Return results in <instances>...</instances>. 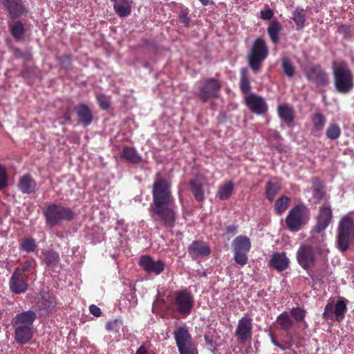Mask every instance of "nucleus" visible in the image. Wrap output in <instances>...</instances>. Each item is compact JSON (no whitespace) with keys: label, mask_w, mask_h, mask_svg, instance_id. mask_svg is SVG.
<instances>
[{"label":"nucleus","mask_w":354,"mask_h":354,"mask_svg":"<svg viewBox=\"0 0 354 354\" xmlns=\"http://www.w3.org/2000/svg\"><path fill=\"white\" fill-rule=\"evenodd\" d=\"M312 124L313 132H319L322 131L326 124V119L325 116L321 113H317L312 116Z\"/></svg>","instance_id":"obj_37"},{"label":"nucleus","mask_w":354,"mask_h":354,"mask_svg":"<svg viewBox=\"0 0 354 354\" xmlns=\"http://www.w3.org/2000/svg\"><path fill=\"white\" fill-rule=\"evenodd\" d=\"M289 259L285 253H274L269 261L270 267L281 272L286 270L289 266Z\"/></svg>","instance_id":"obj_25"},{"label":"nucleus","mask_w":354,"mask_h":354,"mask_svg":"<svg viewBox=\"0 0 354 354\" xmlns=\"http://www.w3.org/2000/svg\"><path fill=\"white\" fill-rule=\"evenodd\" d=\"M56 301L53 296L46 293L41 296V298L37 302V306L41 316L46 315L52 311L55 307Z\"/></svg>","instance_id":"obj_22"},{"label":"nucleus","mask_w":354,"mask_h":354,"mask_svg":"<svg viewBox=\"0 0 354 354\" xmlns=\"http://www.w3.org/2000/svg\"><path fill=\"white\" fill-rule=\"evenodd\" d=\"M14 55L17 58H24V53L19 48H15L13 50Z\"/></svg>","instance_id":"obj_57"},{"label":"nucleus","mask_w":354,"mask_h":354,"mask_svg":"<svg viewBox=\"0 0 354 354\" xmlns=\"http://www.w3.org/2000/svg\"><path fill=\"white\" fill-rule=\"evenodd\" d=\"M111 2H114V3H115V2H118L119 1L118 0H111Z\"/></svg>","instance_id":"obj_64"},{"label":"nucleus","mask_w":354,"mask_h":354,"mask_svg":"<svg viewBox=\"0 0 354 354\" xmlns=\"http://www.w3.org/2000/svg\"><path fill=\"white\" fill-rule=\"evenodd\" d=\"M37 248L35 240L32 237H26L20 243L19 249L26 252H32Z\"/></svg>","instance_id":"obj_39"},{"label":"nucleus","mask_w":354,"mask_h":354,"mask_svg":"<svg viewBox=\"0 0 354 354\" xmlns=\"http://www.w3.org/2000/svg\"><path fill=\"white\" fill-rule=\"evenodd\" d=\"M338 32L344 35V37H350L351 28L348 25H341L338 28Z\"/></svg>","instance_id":"obj_54"},{"label":"nucleus","mask_w":354,"mask_h":354,"mask_svg":"<svg viewBox=\"0 0 354 354\" xmlns=\"http://www.w3.org/2000/svg\"><path fill=\"white\" fill-rule=\"evenodd\" d=\"M18 188L23 194H34L37 190V183L30 174H26L20 178Z\"/></svg>","instance_id":"obj_21"},{"label":"nucleus","mask_w":354,"mask_h":354,"mask_svg":"<svg viewBox=\"0 0 354 354\" xmlns=\"http://www.w3.org/2000/svg\"><path fill=\"white\" fill-rule=\"evenodd\" d=\"M245 100L251 112L255 114L262 115L268 111V105L261 96L250 93L245 97Z\"/></svg>","instance_id":"obj_18"},{"label":"nucleus","mask_w":354,"mask_h":354,"mask_svg":"<svg viewBox=\"0 0 354 354\" xmlns=\"http://www.w3.org/2000/svg\"><path fill=\"white\" fill-rule=\"evenodd\" d=\"M121 158L131 164H138L142 161V157L138 154L136 150L128 146L123 147Z\"/></svg>","instance_id":"obj_27"},{"label":"nucleus","mask_w":354,"mask_h":354,"mask_svg":"<svg viewBox=\"0 0 354 354\" xmlns=\"http://www.w3.org/2000/svg\"><path fill=\"white\" fill-rule=\"evenodd\" d=\"M139 266L147 273L160 274L165 268V263L162 260L155 261L149 255H142L139 259Z\"/></svg>","instance_id":"obj_13"},{"label":"nucleus","mask_w":354,"mask_h":354,"mask_svg":"<svg viewBox=\"0 0 354 354\" xmlns=\"http://www.w3.org/2000/svg\"><path fill=\"white\" fill-rule=\"evenodd\" d=\"M304 73L307 80L317 86H324L328 83V75L320 64H315L306 66Z\"/></svg>","instance_id":"obj_12"},{"label":"nucleus","mask_w":354,"mask_h":354,"mask_svg":"<svg viewBox=\"0 0 354 354\" xmlns=\"http://www.w3.org/2000/svg\"><path fill=\"white\" fill-rule=\"evenodd\" d=\"M203 6H207L209 3V0H199Z\"/></svg>","instance_id":"obj_63"},{"label":"nucleus","mask_w":354,"mask_h":354,"mask_svg":"<svg viewBox=\"0 0 354 354\" xmlns=\"http://www.w3.org/2000/svg\"><path fill=\"white\" fill-rule=\"evenodd\" d=\"M348 301L343 297H339L337 300L329 299L325 306L323 317L326 319L342 322L347 312Z\"/></svg>","instance_id":"obj_8"},{"label":"nucleus","mask_w":354,"mask_h":354,"mask_svg":"<svg viewBox=\"0 0 354 354\" xmlns=\"http://www.w3.org/2000/svg\"><path fill=\"white\" fill-rule=\"evenodd\" d=\"M15 269H19V272L24 274L26 272H30L32 269V263L30 261H26L21 264L20 267H17Z\"/></svg>","instance_id":"obj_52"},{"label":"nucleus","mask_w":354,"mask_h":354,"mask_svg":"<svg viewBox=\"0 0 354 354\" xmlns=\"http://www.w3.org/2000/svg\"><path fill=\"white\" fill-rule=\"evenodd\" d=\"M27 277L25 274L19 272V269H15L10 281V288H28Z\"/></svg>","instance_id":"obj_30"},{"label":"nucleus","mask_w":354,"mask_h":354,"mask_svg":"<svg viewBox=\"0 0 354 354\" xmlns=\"http://www.w3.org/2000/svg\"><path fill=\"white\" fill-rule=\"evenodd\" d=\"M282 30L281 23L277 20H272L270 22L267 31L272 42L274 44L279 43L280 37L279 34Z\"/></svg>","instance_id":"obj_29"},{"label":"nucleus","mask_w":354,"mask_h":354,"mask_svg":"<svg viewBox=\"0 0 354 354\" xmlns=\"http://www.w3.org/2000/svg\"><path fill=\"white\" fill-rule=\"evenodd\" d=\"M8 27L11 35L17 41H20L23 39L25 34L24 24L21 21H15L12 23L8 24Z\"/></svg>","instance_id":"obj_28"},{"label":"nucleus","mask_w":354,"mask_h":354,"mask_svg":"<svg viewBox=\"0 0 354 354\" xmlns=\"http://www.w3.org/2000/svg\"><path fill=\"white\" fill-rule=\"evenodd\" d=\"M188 253L192 259L200 257H207L211 253V249L204 241L200 240L194 241L188 247Z\"/></svg>","instance_id":"obj_20"},{"label":"nucleus","mask_w":354,"mask_h":354,"mask_svg":"<svg viewBox=\"0 0 354 354\" xmlns=\"http://www.w3.org/2000/svg\"><path fill=\"white\" fill-rule=\"evenodd\" d=\"M221 89V84L218 80L211 77L206 78L201 82L198 91L195 93L197 97L203 103L218 98Z\"/></svg>","instance_id":"obj_9"},{"label":"nucleus","mask_w":354,"mask_h":354,"mask_svg":"<svg viewBox=\"0 0 354 354\" xmlns=\"http://www.w3.org/2000/svg\"><path fill=\"white\" fill-rule=\"evenodd\" d=\"M15 328V339L19 344H26L32 337L31 327L28 326H12Z\"/></svg>","instance_id":"obj_26"},{"label":"nucleus","mask_w":354,"mask_h":354,"mask_svg":"<svg viewBox=\"0 0 354 354\" xmlns=\"http://www.w3.org/2000/svg\"><path fill=\"white\" fill-rule=\"evenodd\" d=\"M130 0H120L113 5V9L120 17H127L131 12V3Z\"/></svg>","instance_id":"obj_31"},{"label":"nucleus","mask_w":354,"mask_h":354,"mask_svg":"<svg viewBox=\"0 0 354 354\" xmlns=\"http://www.w3.org/2000/svg\"><path fill=\"white\" fill-rule=\"evenodd\" d=\"M74 109L77 113L79 124L86 127L92 123L93 115L88 105L80 103L75 106Z\"/></svg>","instance_id":"obj_19"},{"label":"nucleus","mask_w":354,"mask_h":354,"mask_svg":"<svg viewBox=\"0 0 354 354\" xmlns=\"http://www.w3.org/2000/svg\"><path fill=\"white\" fill-rule=\"evenodd\" d=\"M61 119H63L64 121H60L59 123L61 124H64L65 123V122H69L71 121V113L70 111L68 110L66 111V112H64L62 116V118H60V120Z\"/></svg>","instance_id":"obj_56"},{"label":"nucleus","mask_w":354,"mask_h":354,"mask_svg":"<svg viewBox=\"0 0 354 354\" xmlns=\"http://www.w3.org/2000/svg\"><path fill=\"white\" fill-rule=\"evenodd\" d=\"M122 326V322L120 319H115L109 321L106 324V329L111 333H117Z\"/></svg>","instance_id":"obj_45"},{"label":"nucleus","mask_w":354,"mask_h":354,"mask_svg":"<svg viewBox=\"0 0 354 354\" xmlns=\"http://www.w3.org/2000/svg\"><path fill=\"white\" fill-rule=\"evenodd\" d=\"M31 56L30 54L24 53V57L23 59H26V61L30 60Z\"/></svg>","instance_id":"obj_62"},{"label":"nucleus","mask_w":354,"mask_h":354,"mask_svg":"<svg viewBox=\"0 0 354 354\" xmlns=\"http://www.w3.org/2000/svg\"><path fill=\"white\" fill-rule=\"evenodd\" d=\"M234 189V183L232 180H229L219 187L216 197L221 201L228 200L232 196Z\"/></svg>","instance_id":"obj_33"},{"label":"nucleus","mask_w":354,"mask_h":354,"mask_svg":"<svg viewBox=\"0 0 354 354\" xmlns=\"http://www.w3.org/2000/svg\"><path fill=\"white\" fill-rule=\"evenodd\" d=\"M292 346L291 341L284 342L283 344H280L279 348L284 351L290 348Z\"/></svg>","instance_id":"obj_58"},{"label":"nucleus","mask_w":354,"mask_h":354,"mask_svg":"<svg viewBox=\"0 0 354 354\" xmlns=\"http://www.w3.org/2000/svg\"><path fill=\"white\" fill-rule=\"evenodd\" d=\"M341 129L336 123H331L328 125L326 131V136L330 140H336L341 135Z\"/></svg>","instance_id":"obj_42"},{"label":"nucleus","mask_w":354,"mask_h":354,"mask_svg":"<svg viewBox=\"0 0 354 354\" xmlns=\"http://www.w3.org/2000/svg\"><path fill=\"white\" fill-rule=\"evenodd\" d=\"M36 313L32 310L24 311L15 315L12 320V326H28L31 327L36 319Z\"/></svg>","instance_id":"obj_23"},{"label":"nucleus","mask_w":354,"mask_h":354,"mask_svg":"<svg viewBox=\"0 0 354 354\" xmlns=\"http://www.w3.org/2000/svg\"><path fill=\"white\" fill-rule=\"evenodd\" d=\"M290 198L287 196H281L275 202L274 209L278 215H281L288 208Z\"/></svg>","instance_id":"obj_38"},{"label":"nucleus","mask_w":354,"mask_h":354,"mask_svg":"<svg viewBox=\"0 0 354 354\" xmlns=\"http://www.w3.org/2000/svg\"><path fill=\"white\" fill-rule=\"evenodd\" d=\"M310 209L303 203L292 207L286 217L287 228L292 232L301 230L309 221Z\"/></svg>","instance_id":"obj_5"},{"label":"nucleus","mask_w":354,"mask_h":354,"mask_svg":"<svg viewBox=\"0 0 354 354\" xmlns=\"http://www.w3.org/2000/svg\"><path fill=\"white\" fill-rule=\"evenodd\" d=\"M232 245L235 262L241 266L246 265L248 262V253L251 249L250 239L247 236L239 235L233 240Z\"/></svg>","instance_id":"obj_10"},{"label":"nucleus","mask_w":354,"mask_h":354,"mask_svg":"<svg viewBox=\"0 0 354 354\" xmlns=\"http://www.w3.org/2000/svg\"><path fill=\"white\" fill-rule=\"evenodd\" d=\"M274 16V12L268 5L266 6L265 10H261L260 17L265 21L270 20Z\"/></svg>","instance_id":"obj_50"},{"label":"nucleus","mask_w":354,"mask_h":354,"mask_svg":"<svg viewBox=\"0 0 354 354\" xmlns=\"http://www.w3.org/2000/svg\"><path fill=\"white\" fill-rule=\"evenodd\" d=\"M46 223L50 227L59 224L62 221H71L75 217L74 212L68 207L50 203L43 211Z\"/></svg>","instance_id":"obj_6"},{"label":"nucleus","mask_w":354,"mask_h":354,"mask_svg":"<svg viewBox=\"0 0 354 354\" xmlns=\"http://www.w3.org/2000/svg\"><path fill=\"white\" fill-rule=\"evenodd\" d=\"M281 67L284 74L289 78L295 75V67L288 58L284 57L282 59Z\"/></svg>","instance_id":"obj_40"},{"label":"nucleus","mask_w":354,"mask_h":354,"mask_svg":"<svg viewBox=\"0 0 354 354\" xmlns=\"http://www.w3.org/2000/svg\"><path fill=\"white\" fill-rule=\"evenodd\" d=\"M271 336V342L275 346L279 348L280 344L274 339V338L270 335Z\"/></svg>","instance_id":"obj_61"},{"label":"nucleus","mask_w":354,"mask_h":354,"mask_svg":"<svg viewBox=\"0 0 354 354\" xmlns=\"http://www.w3.org/2000/svg\"><path fill=\"white\" fill-rule=\"evenodd\" d=\"M333 219L332 209L330 205H324L319 208L316 224L312 231L320 233L324 231L330 224Z\"/></svg>","instance_id":"obj_14"},{"label":"nucleus","mask_w":354,"mask_h":354,"mask_svg":"<svg viewBox=\"0 0 354 354\" xmlns=\"http://www.w3.org/2000/svg\"><path fill=\"white\" fill-rule=\"evenodd\" d=\"M97 101L100 107L103 110H107L111 106L110 97L104 94L97 95Z\"/></svg>","instance_id":"obj_46"},{"label":"nucleus","mask_w":354,"mask_h":354,"mask_svg":"<svg viewBox=\"0 0 354 354\" xmlns=\"http://www.w3.org/2000/svg\"><path fill=\"white\" fill-rule=\"evenodd\" d=\"M152 202L149 214L157 228L172 229L178 218L177 207L171 192V184L162 177L160 172L156 174L152 185Z\"/></svg>","instance_id":"obj_1"},{"label":"nucleus","mask_w":354,"mask_h":354,"mask_svg":"<svg viewBox=\"0 0 354 354\" xmlns=\"http://www.w3.org/2000/svg\"><path fill=\"white\" fill-rule=\"evenodd\" d=\"M2 5L11 19H19L28 12L22 0H3Z\"/></svg>","instance_id":"obj_15"},{"label":"nucleus","mask_w":354,"mask_h":354,"mask_svg":"<svg viewBox=\"0 0 354 354\" xmlns=\"http://www.w3.org/2000/svg\"><path fill=\"white\" fill-rule=\"evenodd\" d=\"M175 305L180 314L187 315L194 306L193 297L186 289L183 290L176 295Z\"/></svg>","instance_id":"obj_17"},{"label":"nucleus","mask_w":354,"mask_h":354,"mask_svg":"<svg viewBox=\"0 0 354 354\" xmlns=\"http://www.w3.org/2000/svg\"><path fill=\"white\" fill-rule=\"evenodd\" d=\"M239 232V225L234 223L230 224L225 227V234L227 236V239L233 237Z\"/></svg>","instance_id":"obj_48"},{"label":"nucleus","mask_w":354,"mask_h":354,"mask_svg":"<svg viewBox=\"0 0 354 354\" xmlns=\"http://www.w3.org/2000/svg\"><path fill=\"white\" fill-rule=\"evenodd\" d=\"M188 184L195 200L198 202L203 201L205 197L203 185L196 180H190Z\"/></svg>","instance_id":"obj_35"},{"label":"nucleus","mask_w":354,"mask_h":354,"mask_svg":"<svg viewBox=\"0 0 354 354\" xmlns=\"http://www.w3.org/2000/svg\"><path fill=\"white\" fill-rule=\"evenodd\" d=\"M7 174L6 169L0 165V190L7 186Z\"/></svg>","instance_id":"obj_51"},{"label":"nucleus","mask_w":354,"mask_h":354,"mask_svg":"<svg viewBox=\"0 0 354 354\" xmlns=\"http://www.w3.org/2000/svg\"><path fill=\"white\" fill-rule=\"evenodd\" d=\"M291 313L292 317L296 319V321L301 322L304 319L305 317L306 311L301 308H292Z\"/></svg>","instance_id":"obj_49"},{"label":"nucleus","mask_w":354,"mask_h":354,"mask_svg":"<svg viewBox=\"0 0 354 354\" xmlns=\"http://www.w3.org/2000/svg\"><path fill=\"white\" fill-rule=\"evenodd\" d=\"M353 244L354 220L348 216H344L339 220L337 228V248L339 251L344 252Z\"/></svg>","instance_id":"obj_4"},{"label":"nucleus","mask_w":354,"mask_h":354,"mask_svg":"<svg viewBox=\"0 0 354 354\" xmlns=\"http://www.w3.org/2000/svg\"><path fill=\"white\" fill-rule=\"evenodd\" d=\"M179 18L180 22L183 24L185 27H189L190 26V19L188 17V13L184 11H182L179 14Z\"/></svg>","instance_id":"obj_53"},{"label":"nucleus","mask_w":354,"mask_h":354,"mask_svg":"<svg viewBox=\"0 0 354 354\" xmlns=\"http://www.w3.org/2000/svg\"><path fill=\"white\" fill-rule=\"evenodd\" d=\"M277 322L284 330H289L293 325V322L286 313H281L277 318Z\"/></svg>","instance_id":"obj_43"},{"label":"nucleus","mask_w":354,"mask_h":354,"mask_svg":"<svg viewBox=\"0 0 354 354\" xmlns=\"http://www.w3.org/2000/svg\"><path fill=\"white\" fill-rule=\"evenodd\" d=\"M174 335L180 354H198L196 346L186 327L176 328Z\"/></svg>","instance_id":"obj_11"},{"label":"nucleus","mask_w":354,"mask_h":354,"mask_svg":"<svg viewBox=\"0 0 354 354\" xmlns=\"http://www.w3.org/2000/svg\"><path fill=\"white\" fill-rule=\"evenodd\" d=\"M89 311L95 317H100L102 313L100 308L94 304L89 306Z\"/></svg>","instance_id":"obj_55"},{"label":"nucleus","mask_w":354,"mask_h":354,"mask_svg":"<svg viewBox=\"0 0 354 354\" xmlns=\"http://www.w3.org/2000/svg\"><path fill=\"white\" fill-rule=\"evenodd\" d=\"M297 259L299 264L305 270L309 271L315 263V254L313 248L310 245H301L297 253ZM314 285L321 286L324 283V279L328 275L327 270L323 268L321 270L308 272Z\"/></svg>","instance_id":"obj_2"},{"label":"nucleus","mask_w":354,"mask_h":354,"mask_svg":"<svg viewBox=\"0 0 354 354\" xmlns=\"http://www.w3.org/2000/svg\"><path fill=\"white\" fill-rule=\"evenodd\" d=\"M136 354H149L146 348L143 346L139 347L136 351Z\"/></svg>","instance_id":"obj_59"},{"label":"nucleus","mask_w":354,"mask_h":354,"mask_svg":"<svg viewBox=\"0 0 354 354\" xmlns=\"http://www.w3.org/2000/svg\"><path fill=\"white\" fill-rule=\"evenodd\" d=\"M313 184L314 197L319 201L322 200L325 195V192L323 191V186L322 183L318 178H314Z\"/></svg>","instance_id":"obj_44"},{"label":"nucleus","mask_w":354,"mask_h":354,"mask_svg":"<svg viewBox=\"0 0 354 354\" xmlns=\"http://www.w3.org/2000/svg\"><path fill=\"white\" fill-rule=\"evenodd\" d=\"M41 259L48 268L55 270L60 265L59 254L53 250H48L41 252Z\"/></svg>","instance_id":"obj_24"},{"label":"nucleus","mask_w":354,"mask_h":354,"mask_svg":"<svg viewBox=\"0 0 354 354\" xmlns=\"http://www.w3.org/2000/svg\"><path fill=\"white\" fill-rule=\"evenodd\" d=\"M281 186L278 182L268 181L266 185V197L270 201L272 202L275 196L278 193Z\"/></svg>","instance_id":"obj_36"},{"label":"nucleus","mask_w":354,"mask_h":354,"mask_svg":"<svg viewBox=\"0 0 354 354\" xmlns=\"http://www.w3.org/2000/svg\"><path fill=\"white\" fill-rule=\"evenodd\" d=\"M252 319L248 317H242L238 322L235 335L239 344H244L252 338Z\"/></svg>","instance_id":"obj_16"},{"label":"nucleus","mask_w":354,"mask_h":354,"mask_svg":"<svg viewBox=\"0 0 354 354\" xmlns=\"http://www.w3.org/2000/svg\"><path fill=\"white\" fill-rule=\"evenodd\" d=\"M332 69L336 91L341 94L349 93L354 86V77L348 64L344 61L333 62Z\"/></svg>","instance_id":"obj_3"},{"label":"nucleus","mask_w":354,"mask_h":354,"mask_svg":"<svg viewBox=\"0 0 354 354\" xmlns=\"http://www.w3.org/2000/svg\"><path fill=\"white\" fill-rule=\"evenodd\" d=\"M62 68L68 69L71 65L72 57L71 54H64L57 58Z\"/></svg>","instance_id":"obj_47"},{"label":"nucleus","mask_w":354,"mask_h":354,"mask_svg":"<svg viewBox=\"0 0 354 354\" xmlns=\"http://www.w3.org/2000/svg\"><path fill=\"white\" fill-rule=\"evenodd\" d=\"M292 20L295 23L297 30L304 28L306 21V12L304 9L297 7L292 13Z\"/></svg>","instance_id":"obj_34"},{"label":"nucleus","mask_w":354,"mask_h":354,"mask_svg":"<svg viewBox=\"0 0 354 354\" xmlns=\"http://www.w3.org/2000/svg\"><path fill=\"white\" fill-rule=\"evenodd\" d=\"M269 50L266 41L261 38H257L248 55V62L250 68L254 71H259L263 62L268 56Z\"/></svg>","instance_id":"obj_7"},{"label":"nucleus","mask_w":354,"mask_h":354,"mask_svg":"<svg viewBox=\"0 0 354 354\" xmlns=\"http://www.w3.org/2000/svg\"><path fill=\"white\" fill-rule=\"evenodd\" d=\"M277 111L281 119H282L287 124H289L294 121V110L289 105H279L277 107Z\"/></svg>","instance_id":"obj_32"},{"label":"nucleus","mask_w":354,"mask_h":354,"mask_svg":"<svg viewBox=\"0 0 354 354\" xmlns=\"http://www.w3.org/2000/svg\"><path fill=\"white\" fill-rule=\"evenodd\" d=\"M26 289H12V292L15 294H21L25 292Z\"/></svg>","instance_id":"obj_60"},{"label":"nucleus","mask_w":354,"mask_h":354,"mask_svg":"<svg viewBox=\"0 0 354 354\" xmlns=\"http://www.w3.org/2000/svg\"><path fill=\"white\" fill-rule=\"evenodd\" d=\"M240 89L244 94L248 93L251 90L250 80L247 75L246 69H241V75L240 79Z\"/></svg>","instance_id":"obj_41"}]
</instances>
